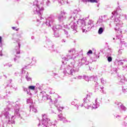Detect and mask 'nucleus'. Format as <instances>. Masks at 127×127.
Returning a JSON list of instances; mask_svg holds the SVG:
<instances>
[{
    "instance_id": "1",
    "label": "nucleus",
    "mask_w": 127,
    "mask_h": 127,
    "mask_svg": "<svg viewBox=\"0 0 127 127\" xmlns=\"http://www.w3.org/2000/svg\"><path fill=\"white\" fill-rule=\"evenodd\" d=\"M49 6L50 5V1L49 0H34L33 2V9L35 14H38L40 17V22L42 24L46 23V25L51 27L54 23V18L49 17L47 19L46 18L41 17L42 11L44 10V6Z\"/></svg>"
},
{
    "instance_id": "2",
    "label": "nucleus",
    "mask_w": 127,
    "mask_h": 127,
    "mask_svg": "<svg viewBox=\"0 0 127 127\" xmlns=\"http://www.w3.org/2000/svg\"><path fill=\"white\" fill-rule=\"evenodd\" d=\"M78 11L77 10H74L71 14L70 18H72L73 21H72L69 24L64 26V27L66 29H70V28L72 30V33H76L77 32V25L78 24V21L76 20V16Z\"/></svg>"
},
{
    "instance_id": "3",
    "label": "nucleus",
    "mask_w": 127,
    "mask_h": 127,
    "mask_svg": "<svg viewBox=\"0 0 127 127\" xmlns=\"http://www.w3.org/2000/svg\"><path fill=\"white\" fill-rule=\"evenodd\" d=\"M78 21L80 23V27L81 29H82L83 32H85V30H86V28L87 27L88 29H91L93 26H94V24H93V21L91 20H89L87 22V24L86 25V21H85V19H78Z\"/></svg>"
},
{
    "instance_id": "4",
    "label": "nucleus",
    "mask_w": 127,
    "mask_h": 127,
    "mask_svg": "<svg viewBox=\"0 0 127 127\" xmlns=\"http://www.w3.org/2000/svg\"><path fill=\"white\" fill-rule=\"evenodd\" d=\"M75 53H76V50L75 49H70L68 50V54H67L64 58H63V60L68 61L70 59H75L76 58Z\"/></svg>"
},
{
    "instance_id": "5",
    "label": "nucleus",
    "mask_w": 127,
    "mask_h": 127,
    "mask_svg": "<svg viewBox=\"0 0 127 127\" xmlns=\"http://www.w3.org/2000/svg\"><path fill=\"white\" fill-rule=\"evenodd\" d=\"M112 14L113 15H116V17L115 18V19L114 20V22L116 24V26L117 25H122L123 24V21H121L120 20V18H119V15H118V12L116 11L112 12Z\"/></svg>"
},
{
    "instance_id": "6",
    "label": "nucleus",
    "mask_w": 127,
    "mask_h": 127,
    "mask_svg": "<svg viewBox=\"0 0 127 127\" xmlns=\"http://www.w3.org/2000/svg\"><path fill=\"white\" fill-rule=\"evenodd\" d=\"M67 17V13L64 11H61V14L59 16V21H63L64 19H66Z\"/></svg>"
},
{
    "instance_id": "7",
    "label": "nucleus",
    "mask_w": 127,
    "mask_h": 127,
    "mask_svg": "<svg viewBox=\"0 0 127 127\" xmlns=\"http://www.w3.org/2000/svg\"><path fill=\"white\" fill-rule=\"evenodd\" d=\"M104 30H105V25L104 24H102L98 30V34H102L104 32Z\"/></svg>"
},
{
    "instance_id": "8",
    "label": "nucleus",
    "mask_w": 127,
    "mask_h": 127,
    "mask_svg": "<svg viewBox=\"0 0 127 127\" xmlns=\"http://www.w3.org/2000/svg\"><path fill=\"white\" fill-rule=\"evenodd\" d=\"M104 22V20H103V19H99L98 20L97 23L99 24V25H100V26H102V24H104L103 23Z\"/></svg>"
},
{
    "instance_id": "9",
    "label": "nucleus",
    "mask_w": 127,
    "mask_h": 127,
    "mask_svg": "<svg viewBox=\"0 0 127 127\" xmlns=\"http://www.w3.org/2000/svg\"><path fill=\"white\" fill-rule=\"evenodd\" d=\"M19 48H20V45L18 44V47L15 48L17 54H19V53H20V52L19 51Z\"/></svg>"
},
{
    "instance_id": "10",
    "label": "nucleus",
    "mask_w": 127,
    "mask_h": 127,
    "mask_svg": "<svg viewBox=\"0 0 127 127\" xmlns=\"http://www.w3.org/2000/svg\"><path fill=\"white\" fill-rule=\"evenodd\" d=\"M58 1L61 4H64L65 2H67V0H58Z\"/></svg>"
},
{
    "instance_id": "11",
    "label": "nucleus",
    "mask_w": 127,
    "mask_h": 127,
    "mask_svg": "<svg viewBox=\"0 0 127 127\" xmlns=\"http://www.w3.org/2000/svg\"><path fill=\"white\" fill-rule=\"evenodd\" d=\"M29 90H32L33 91H34L35 90V86H29L28 87Z\"/></svg>"
},
{
    "instance_id": "12",
    "label": "nucleus",
    "mask_w": 127,
    "mask_h": 127,
    "mask_svg": "<svg viewBox=\"0 0 127 127\" xmlns=\"http://www.w3.org/2000/svg\"><path fill=\"white\" fill-rule=\"evenodd\" d=\"M89 2H98V0H87Z\"/></svg>"
},
{
    "instance_id": "13",
    "label": "nucleus",
    "mask_w": 127,
    "mask_h": 127,
    "mask_svg": "<svg viewBox=\"0 0 127 127\" xmlns=\"http://www.w3.org/2000/svg\"><path fill=\"white\" fill-rule=\"evenodd\" d=\"M59 118L60 119V121H62V120H63V119H64V117H63V116H62V115L61 114L59 115Z\"/></svg>"
},
{
    "instance_id": "14",
    "label": "nucleus",
    "mask_w": 127,
    "mask_h": 127,
    "mask_svg": "<svg viewBox=\"0 0 127 127\" xmlns=\"http://www.w3.org/2000/svg\"><path fill=\"white\" fill-rule=\"evenodd\" d=\"M86 61H87V59H86V58H83L81 60V62H82V63H85Z\"/></svg>"
},
{
    "instance_id": "15",
    "label": "nucleus",
    "mask_w": 127,
    "mask_h": 127,
    "mask_svg": "<svg viewBox=\"0 0 127 127\" xmlns=\"http://www.w3.org/2000/svg\"><path fill=\"white\" fill-rule=\"evenodd\" d=\"M108 62H112L113 59L111 57H109L107 59Z\"/></svg>"
},
{
    "instance_id": "16",
    "label": "nucleus",
    "mask_w": 127,
    "mask_h": 127,
    "mask_svg": "<svg viewBox=\"0 0 127 127\" xmlns=\"http://www.w3.org/2000/svg\"><path fill=\"white\" fill-rule=\"evenodd\" d=\"M1 44H2V38L0 36V46H1Z\"/></svg>"
},
{
    "instance_id": "17",
    "label": "nucleus",
    "mask_w": 127,
    "mask_h": 127,
    "mask_svg": "<svg viewBox=\"0 0 127 127\" xmlns=\"http://www.w3.org/2000/svg\"><path fill=\"white\" fill-rule=\"evenodd\" d=\"M87 54H88V55H89V54H93V51H92V50H89L87 52Z\"/></svg>"
},
{
    "instance_id": "18",
    "label": "nucleus",
    "mask_w": 127,
    "mask_h": 127,
    "mask_svg": "<svg viewBox=\"0 0 127 127\" xmlns=\"http://www.w3.org/2000/svg\"><path fill=\"white\" fill-rule=\"evenodd\" d=\"M119 63H121V64H124V63H126V61L125 60H121L120 61Z\"/></svg>"
},
{
    "instance_id": "19",
    "label": "nucleus",
    "mask_w": 127,
    "mask_h": 127,
    "mask_svg": "<svg viewBox=\"0 0 127 127\" xmlns=\"http://www.w3.org/2000/svg\"><path fill=\"white\" fill-rule=\"evenodd\" d=\"M122 51H123V50H122V49L119 50L118 51L119 54H122Z\"/></svg>"
},
{
    "instance_id": "20",
    "label": "nucleus",
    "mask_w": 127,
    "mask_h": 127,
    "mask_svg": "<svg viewBox=\"0 0 127 127\" xmlns=\"http://www.w3.org/2000/svg\"><path fill=\"white\" fill-rule=\"evenodd\" d=\"M16 28L15 27H12V29L13 30H15V29H16Z\"/></svg>"
},
{
    "instance_id": "21",
    "label": "nucleus",
    "mask_w": 127,
    "mask_h": 127,
    "mask_svg": "<svg viewBox=\"0 0 127 127\" xmlns=\"http://www.w3.org/2000/svg\"><path fill=\"white\" fill-rule=\"evenodd\" d=\"M119 27H116L115 28V30H119Z\"/></svg>"
},
{
    "instance_id": "22",
    "label": "nucleus",
    "mask_w": 127,
    "mask_h": 127,
    "mask_svg": "<svg viewBox=\"0 0 127 127\" xmlns=\"http://www.w3.org/2000/svg\"><path fill=\"white\" fill-rule=\"evenodd\" d=\"M55 36H56V37H59V35H56V34H55Z\"/></svg>"
},
{
    "instance_id": "23",
    "label": "nucleus",
    "mask_w": 127,
    "mask_h": 127,
    "mask_svg": "<svg viewBox=\"0 0 127 127\" xmlns=\"http://www.w3.org/2000/svg\"><path fill=\"white\" fill-rule=\"evenodd\" d=\"M15 30L16 31H18L19 30V28H16L15 29Z\"/></svg>"
},
{
    "instance_id": "24",
    "label": "nucleus",
    "mask_w": 127,
    "mask_h": 127,
    "mask_svg": "<svg viewBox=\"0 0 127 127\" xmlns=\"http://www.w3.org/2000/svg\"><path fill=\"white\" fill-rule=\"evenodd\" d=\"M64 32L65 34H68V32L67 31H65L64 30Z\"/></svg>"
},
{
    "instance_id": "25",
    "label": "nucleus",
    "mask_w": 127,
    "mask_h": 127,
    "mask_svg": "<svg viewBox=\"0 0 127 127\" xmlns=\"http://www.w3.org/2000/svg\"><path fill=\"white\" fill-rule=\"evenodd\" d=\"M0 56H2V54L1 53V52H0Z\"/></svg>"
},
{
    "instance_id": "26",
    "label": "nucleus",
    "mask_w": 127,
    "mask_h": 127,
    "mask_svg": "<svg viewBox=\"0 0 127 127\" xmlns=\"http://www.w3.org/2000/svg\"><path fill=\"white\" fill-rule=\"evenodd\" d=\"M108 20H109V19L105 20V22H108Z\"/></svg>"
},
{
    "instance_id": "27",
    "label": "nucleus",
    "mask_w": 127,
    "mask_h": 127,
    "mask_svg": "<svg viewBox=\"0 0 127 127\" xmlns=\"http://www.w3.org/2000/svg\"><path fill=\"white\" fill-rule=\"evenodd\" d=\"M58 26H56V28H57V29H58Z\"/></svg>"
},
{
    "instance_id": "28",
    "label": "nucleus",
    "mask_w": 127,
    "mask_h": 127,
    "mask_svg": "<svg viewBox=\"0 0 127 127\" xmlns=\"http://www.w3.org/2000/svg\"><path fill=\"white\" fill-rule=\"evenodd\" d=\"M14 61H16V58H14Z\"/></svg>"
},
{
    "instance_id": "29",
    "label": "nucleus",
    "mask_w": 127,
    "mask_h": 127,
    "mask_svg": "<svg viewBox=\"0 0 127 127\" xmlns=\"http://www.w3.org/2000/svg\"><path fill=\"white\" fill-rule=\"evenodd\" d=\"M53 0V1L55 2V0Z\"/></svg>"
},
{
    "instance_id": "30",
    "label": "nucleus",
    "mask_w": 127,
    "mask_h": 127,
    "mask_svg": "<svg viewBox=\"0 0 127 127\" xmlns=\"http://www.w3.org/2000/svg\"><path fill=\"white\" fill-rule=\"evenodd\" d=\"M64 63H65L64 62H63V64H64Z\"/></svg>"
},
{
    "instance_id": "31",
    "label": "nucleus",
    "mask_w": 127,
    "mask_h": 127,
    "mask_svg": "<svg viewBox=\"0 0 127 127\" xmlns=\"http://www.w3.org/2000/svg\"><path fill=\"white\" fill-rule=\"evenodd\" d=\"M120 17H122V15H120Z\"/></svg>"
},
{
    "instance_id": "32",
    "label": "nucleus",
    "mask_w": 127,
    "mask_h": 127,
    "mask_svg": "<svg viewBox=\"0 0 127 127\" xmlns=\"http://www.w3.org/2000/svg\"><path fill=\"white\" fill-rule=\"evenodd\" d=\"M125 15V17H126V15Z\"/></svg>"
},
{
    "instance_id": "33",
    "label": "nucleus",
    "mask_w": 127,
    "mask_h": 127,
    "mask_svg": "<svg viewBox=\"0 0 127 127\" xmlns=\"http://www.w3.org/2000/svg\"><path fill=\"white\" fill-rule=\"evenodd\" d=\"M64 42H65V41L64 40Z\"/></svg>"
}]
</instances>
